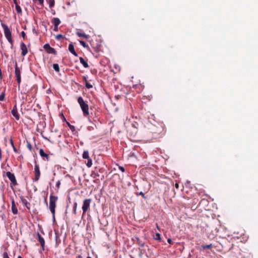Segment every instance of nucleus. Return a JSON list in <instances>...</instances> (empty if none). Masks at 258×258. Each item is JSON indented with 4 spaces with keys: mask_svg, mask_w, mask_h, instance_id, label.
I'll list each match as a JSON object with an SVG mask.
<instances>
[{
    "mask_svg": "<svg viewBox=\"0 0 258 258\" xmlns=\"http://www.w3.org/2000/svg\"><path fill=\"white\" fill-rule=\"evenodd\" d=\"M58 200L57 196H53V192H52L49 197V208L52 214L53 219H55V209L56 207V203Z\"/></svg>",
    "mask_w": 258,
    "mask_h": 258,
    "instance_id": "obj_1",
    "label": "nucleus"
},
{
    "mask_svg": "<svg viewBox=\"0 0 258 258\" xmlns=\"http://www.w3.org/2000/svg\"><path fill=\"white\" fill-rule=\"evenodd\" d=\"M77 101L83 111L84 116L86 117L89 116V112L88 105L84 101L83 98L81 96L78 98Z\"/></svg>",
    "mask_w": 258,
    "mask_h": 258,
    "instance_id": "obj_2",
    "label": "nucleus"
},
{
    "mask_svg": "<svg viewBox=\"0 0 258 258\" xmlns=\"http://www.w3.org/2000/svg\"><path fill=\"white\" fill-rule=\"evenodd\" d=\"M2 26L3 28L4 29V34H5V37H6L8 41L12 45L13 44V40L12 38V34H11V32L10 30L9 29L8 26L5 24H2Z\"/></svg>",
    "mask_w": 258,
    "mask_h": 258,
    "instance_id": "obj_3",
    "label": "nucleus"
},
{
    "mask_svg": "<svg viewBox=\"0 0 258 258\" xmlns=\"http://www.w3.org/2000/svg\"><path fill=\"white\" fill-rule=\"evenodd\" d=\"M91 202V199H85L83 201V204L82 206V210H83V215H85L87 211L89 209L90 204Z\"/></svg>",
    "mask_w": 258,
    "mask_h": 258,
    "instance_id": "obj_4",
    "label": "nucleus"
},
{
    "mask_svg": "<svg viewBox=\"0 0 258 258\" xmlns=\"http://www.w3.org/2000/svg\"><path fill=\"white\" fill-rule=\"evenodd\" d=\"M6 176L9 178V179L11 181V186H15L17 185V182L15 177L14 174L11 173L9 171H8L6 173Z\"/></svg>",
    "mask_w": 258,
    "mask_h": 258,
    "instance_id": "obj_5",
    "label": "nucleus"
},
{
    "mask_svg": "<svg viewBox=\"0 0 258 258\" xmlns=\"http://www.w3.org/2000/svg\"><path fill=\"white\" fill-rule=\"evenodd\" d=\"M151 132L153 134H160L163 131V127L161 125H152L150 128Z\"/></svg>",
    "mask_w": 258,
    "mask_h": 258,
    "instance_id": "obj_6",
    "label": "nucleus"
},
{
    "mask_svg": "<svg viewBox=\"0 0 258 258\" xmlns=\"http://www.w3.org/2000/svg\"><path fill=\"white\" fill-rule=\"evenodd\" d=\"M15 76L16 77L17 82L19 85L20 84L21 81V71L20 69L18 68L17 63H16L15 64Z\"/></svg>",
    "mask_w": 258,
    "mask_h": 258,
    "instance_id": "obj_7",
    "label": "nucleus"
},
{
    "mask_svg": "<svg viewBox=\"0 0 258 258\" xmlns=\"http://www.w3.org/2000/svg\"><path fill=\"white\" fill-rule=\"evenodd\" d=\"M34 178H33V181H37L40 176V171L39 170V165L37 164L35 165L34 166Z\"/></svg>",
    "mask_w": 258,
    "mask_h": 258,
    "instance_id": "obj_8",
    "label": "nucleus"
},
{
    "mask_svg": "<svg viewBox=\"0 0 258 258\" xmlns=\"http://www.w3.org/2000/svg\"><path fill=\"white\" fill-rule=\"evenodd\" d=\"M43 48L48 53L53 54L54 55L56 54L57 52L55 49L51 47L48 43L44 44L43 46Z\"/></svg>",
    "mask_w": 258,
    "mask_h": 258,
    "instance_id": "obj_9",
    "label": "nucleus"
},
{
    "mask_svg": "<svg viewBox=\"0 0 258 258\" xmlns=\"http://www.w3.org/2000/svg\"><path fill=\"white\" fill-rule=\"evenodd\" d=\"M11 113L13 115V116L15 118V119L18 120L20 119V115L17 110V105L15 104L11 110Z\"/></svg>",
    "mask_w": 258,
    "mask_h": 258,
    "instance_id": "obj_10",
    "label": "nucleus"
},
{
    "mask_svg": "<svg viewBox=\"0 0 258 258\" xmlns=\"http://www.w3.org/2000/svg\"><path fill=\"white\" fill-rule=\"evenodd\" d=\"M39 154L44 160L47 161L49 160L50 158L48 155L45 153L42 149H40Z\"/></svg>",
    "mask_w": 258,
    "mask_h": 258,
    "instance_id": "obj_11",
    "label": "nucleus"
},
{
    "mask_svg": "<svg viewBox=\"0 0 258 258\" xmlns=\"http://www.w3.org/2000/svg\"><path fill=\"white\" fill-rule=\"evenodd\" d=\"M37 236L38 238V240L40 242L42 250H44V245H45V241L44 238L41 236V235L37 233Z\"/></svg>",
    "mask_w": 258,
    "mask_h": 258,
    "instance_id": "obj_12",
    "label": "nucleus"
},
{
    "mask_svg": "<svg viewBox=\"0 0 258 258\" xmlns=\"http://www.w3.org/2000/svg\"><path fill=\"white\" fill-rule=\"evenodd\" d=\"M20 199L22 204L25 206L28 210L30 209V203H29L26 199L23 196L20 197Z\"/></svg>",
    "mask_w": 258,
    "mask_h": 258,
    "instance_id": "obj_13",
    "label": "nucleus"
},
{
    "mask_svg": "<svg viewBox=\"0 0 258 258\" xmlns=\"http://www.w3.org/2000/svg\"><path fill=\"white\" fill-rule=\"evenodd\" d=\"M21 49L22 50V55L25 56L28 52L27 48L26 45L24 42H21Z\"/></svg>",
    "mask_w": 258,
    "mask_h": 258,
    "instance_id": "obj_14",
    "label": "nucleus"
},
{
    "mask_svg": "<svg viewBox=\"0 0 258 258\" xmlns=\"http://www.w3.org/2000/svg\"><path fill=\"white\" fill-rule=\"evenodd\" d=\"M69 50L75 56H78V54L76 52L74 45L72 43H70L69 45Z\"/></svg>",
    "mask_w": 258,
    "mask_h": 258,
    "instance_id": "obj_15",
    "label": "nucleus"
},
{
    "mask_svg": "<svg viewBox=\"0 0 258 258\" xmlns=\"http://www.w3.org/2000/svg\"><path fill=\"white\" fill-rule=\"evenodd\" d=\"M52 23L53 24L54 26L58 27L60 23V20L57 18H53L52 20Z\"/></svg>",
    "mask_w": 258,
    "mask_h": 258,
    "instance_id": "obj_16",
    "label": "nucleus"
},
{
    "mask_svg": "<svg viewBox=\"0 0 258 258\" xmlns=\"http://www.w3.org/2000/svg\"><path fill=\"white\" fill-rule=\"evenodd\" d=\"M80 62L82 64V65L83 66V67L85 68H89V65L88 64V63L85 60V59L82 57H80Z\"/></svg>",
    "mask_w": 258,
    "mask_h": 258,
    "instance_id": "obj_17",
    "label": "nucleus"
},
{
    "mask_svg": "<svg viewBox=\"0 0 258 258\" xmlns=\"http://www.w3.org/2000/svg\"><path fill=\"white\" fill-rule=\"evenodd\" d=\"M132 127L134 129V132L135 133V135H136V133H137V129L138 128V123L134 122V123H132Z\"/></svg>",
    "mask_w": 258,
    "mask_h": 258,
    "instance_id": "obj_18",
    "label": "nucleus"
},
{
    "mask_svg": "<svg viewBox=\"0 0 258 258\" xmlns=\"http://www.w3.org/2000/svg\"><path fill=\"white\" fill-rule=\"evenodd\" d=\"M77 35L79 36V37H84L86 39H88L89 38V35H86V34L84 33H81V32H77L76 33Z\"/></svg>",
    "mask_w": 258,
    "mask_h": 258,
    "instance_id": "obj_19",
    "label": "nucleus"
},
{
    "mask_svg": "<svg viewBox=\"0 0 258 258\" xmlns=\"http://www.w3.org/2000/svg\"><path fill=\"white\" fill-rule=\"evenodd\" d=\"M99 174L98 173L97 171H96L95 170L92 171L91 176L93 178H97V177H99Z\"/></svg>",
    "mask_w": 258,
    "mask_h": 258,
    "instance_id": "obj_20",
    "label": "nucleus"
},
{
    "mask_svg": "<svg viewBox=\"0 0 258 258\" xmlns=\"http://www.w3.org/2000/svg\"><path fill=\"white\" fill-rule=\"evenodd\" d=\"M82 157L84 159H88L90 158L88 151H84L83 152Z\"/></svg>",
    "mask_w": 258,
    "mask_h": 258,
    "instance_id": "obj_21",
    "label": "nucleus"
},
{
    "mask_svg": "<svg viewBox=\"0 0 258 258\" xmlns=\"http://www.w3.org/2000/svg\"><path fill=\"white\" fill-rule=\"evenodd\" d=\"M12 211L15 215L18 213V210L16 206H12Z\"/></svg>",
    "mask_w": 258,
    "mask_h": 258,
    "instance_id": "obj_22",
    "label": "nucleus"
},
{
    "mask_svg": "<svg viewBox=\"0 0 258 258\" xmlns=\"http://www.w3.org/2000/svg\"><path fill=\"white\" fill-rule=\"evenodd\" d=\"M53 69L56 72H59V67L57 63H54L53 64Z\"/></svg>",
    "mask_w": 258,
    "mask_h": 258,
    "instance_id": "obj_23",
    "label": "nucleus"
},
{
    "mask_svg": "<svg viewBox=\"0 0 258 258\" xmlns=\"http://www.w3.org/2000/svg\"><path fill=\"white\" fill-rule=\"evenodd\" d=\"M87 159V162L86 163V165L88 167H91V166L92 165V159L90 158H89L88 159Z\"/></svg>",
    "mask_w": 258,
    "mask_h": 258,
    "instance_id": "obj_24",
    "label": "nucleus"
},
{
    "mask_svg": "<svg viewBox=\"0 0 258 258\" xmlns=\"http://www.w3.org/2000/svg\"><path fill=\"white\" fill-rule=\"evenodd\" d=\"M154 239L160 241L161 240L160 234L158 233H156L155 235H154Z\"/></svg>",
    "mask_w": 258,
    "mask_h": 258,
    "instance_id": "obj_25",
    "label": "nucleus"
},
{
    "mask_svg": "<svg viewBox=\"0 0 258 258\" xmlns=\"http://www.w3.org/2000/svg\"><path fill=\"white\" fill-rule=\"evenodd\" d=\"M49 6L50 8H52L54 6L55 1L54 0H49L48 1Z\"/></svg>",
    "mask_w": 258,
    "mask_h": 258,
    "instance_id": "obj_26",
    "label": "nucleus"
},
{
    "mask_svg": "<svg viewBox=\"0 0 258 258\" xmlns=\"http://www.w3.org/2000/svg\"><path fill=\"white\" fill-rule=\"evenodd\" d=\"M16 10L17 12L18 13L20 14L22 13V10L21 7L19 6V5H16L15 6Z\"/></svg>",
    "mask_w": 258,
    "mask_h": 258,
    "instance_id": "obj_27",
    "label": "nucleus"
},
{
    "mask_svg": "<svg viewBox=\"0 0 258 258\" xmlns=\"http://www.w3.org/2000/svg\"><path fill=\"white\" fill-rule=\"evenodd\" d=\"M79 42L84 48H89V46L84 41L80 40Z\"/></svg>",
    "mask_w": 258,
    "mask_h": 258,
    "instance_id": "obj_28",
    "label": "nucleus"
},
{
    "mask_svg": "<svg viewBox=\"0 0 258 258\" xmlns=\"http://www.w3.org/2000/svg\"><path fill=\"white\" fill-rule=\"evenodd\" d=\"M137 241L138 244H139L141 246L143 247L144 246V243H142L139 238L136 237Z\"/></svg>",
    "mask_w": 258,
    "mask_h": 258,
    "instance_id": "obj_29",
    "label": "nucleus"
},
{
    "mask_svg": "<svg viewBox=\"0 0 258 258\" xmlns=\"http://www.w3.org/2000/svg\"><path fill=\"white\" fill-rule=\"evenodd\" d=\"M3 258H10L7 251H5L3 254Z\"/></svg>",
    "mask_w": 258,
    "mask_h": 258,
    "instance_id": "obj_30",
    "label": "nucleus"
},
{
    "mask_svg": "<svg viewBox=\"0 0 258 258\" xmlns=\"http://www.w3.org/2000/svg\"><path fill=\"white\" fill-rule=\"evenodd\" d=\"M27 147L30 151H32V146H31V144L30 143V142H29L28 141L27 142Z\"/></svg>",
    "mask_w": 258,
    "mask_h": 258,
    "instance_id": "obj_31",
    "label": "nucleus"
},
{
    "mask_svg": "<svg viewBox=\"0 0 258 258\" xmlns=\"http://www.w3.org/2000/svg\"><path fill=\"white\" fill-rule=\"evenodd\" d=\"M5 92H2L1 93V94L0 95V101H4V98H5Z\"/></svg>",
    "mask_w": 258,
    "mask_h": 258,
    "instance_id": "obj_32",
    "label": "nucleus"
},
{
    "mask_svg": "<svg viewBox=\"0 0 258 258\" xmlns=\"http://www.w3.org/2000/svg\"><path fill=\"white\" fill-rule=\"evenodd\" d=\"M85 86L88 89H90L93 87V86L87 82H86Z\"/></svg>",
    "mask_w": 258,
    "mask_h": 258,
    "instance_id": "obj_33",
    "label": "nucleus"
},
{
    "mask_svg": "<svg viewBox=\"0 0 258 258\" xmlns=\"http://www.w3.org/2000/svg\"><path fill=\"white\" fill-rule=\"evenodd\" d=\"M62 38H63V35L61 34H58L55 36V39L57 40H60Z\"/></svg>",
    "mask_w": 258,
    "mask_h": 258,
    "instance_id": "obj_34",
    "label": "nucleus"
},
{
    "mask_svg": "<svg viewBox=\"0 0 258 258\" xmlns=\"http://www.w3.org/2000/svg\"><path fill=\"white\" fill-rule=\"evenodd\" d=\"M11 144H12V146L13 147V150L14 151V152L15 153H18V150L16 148V147H15L14 145V143H13V142L12 140H11Z\"/></svg>",
    "mask_w": 258,
    "mask_h": 258,
    "instance_id": "obj_35",
    "label": "nucleus"
},
{
    "mask_svg": "<svg viewBox=\"0 0 258 258\" xmlns=\"http://www.w3.org/2000/svg\"><path fill=\"white\" fill-rule=\"evenodd\" d=\"M137 195H141L144 199H147L146 197L145 196V194L142 191H141L139 194H137Z\"/></svg>",
    "mask_w": 258,
    "mask_h": 258,
    "instance_id": "obj_36",
    "label": "nucleus"
},
{
    "mask_svg": "<svg viewBox=\"0 0 258 258\" xmlns=\"http://www.w3.org/2000/svg\"><path fill=\"white\" fill-rule=\"evenodd\" d=\"M211 244L203 245V247L204 249H210L211 247Z\"/></svg>",
    "mask_w": 258,
    "mask_h": 258,
    "instance_id": "obj_37",
    "label": "nucleus"
},
{
    "mask_svg": "<svg viewBox=\"0 0 258 258\" xmlns=\"http://www.w3.org/2000/svg\"><path fill=\"white\" fill-rule=\"evenodd\" d=\"M69 128H70V130L72 131V132H74L76 131V128L73 125H71Z\"/></svg>",
    "mask_w": 258,
    "mask_h": 258,
    "instance_id": "obj_38",
    "label": "nucleus"
},
{
    "mask_svg": "<svg viewBox=\"0 0 258 258\" xmlns=\"http://www.w3.org/2000/svg\"><path fill=\"white\" fill-rule=\"evenodd\" d=\"M60 185V181L59 180H58L56 183V187L58 189L59 188Z\"/></svg>",
    "mask_w": 258,
    "mask_h": 258,
    "instance_id": "obj_39",
    "label": "nucleus"
},
{
    "mask_svg": "<svg viewBox=\"0 0 258 258\" xmlns=\"http://www.w3.org/2000/svg\"><path fill=\"white\" fill-rule=\"evenodd\" d=\"M33 1H37V0H33ZM37 1L39 2V4L41 6L43 5L44 3V0H37Z\"/></svg>",
    "mask_w": 258,
    "mask_h": 258,
    "instance_id": "obj_40",
    "label": "nucleus"
},
{
    "mask_svg": "<svg viewBox=\"0 0 258 258\" xmlns=\"http://www.w3.org/2000/svg\"><path fill=\"white\" fill-rule=\"evenodd\" d=\"M119 169L121 170L122 172H124L125 169L122 166H119Z\"/></svg>",
    "mask_w": 258,
    "mask_h": 258,
    "instance_id": "obj_41",
    "label": "nucleus"
},
{
    "mask_svg": "<svg viewBox=\"0 0 258 258\" xmlns=\"http://www.w3.org/2000/svg\"><path fill=\"white\" fill-rule=\"evenodd\" d=\"M21 36L23 37L24 39H25L26 34L24 32V31H22L21 33Z\"/></svg>",
    "mask_w": 258,
    "mask_h": 258,
    "instance_id": "obj_42",
    "label": "nucleus"
},
{
    "mask_svg": "<svg viewBox=\"0 0 258 258\" xmlns=\"http://www.w3.org/2000/svg\"><path fill=\"white\" fill-rule=\"evenodd\" d=\"M168 242L170 244H173V242H172V240L170 238H168L167 239Z\"/></svg>",
    "mask_w": 258,
    "mask_h": 258,
    "instance_id": "obj_43",
    "label": "nucleus"
},
{
    "mask_svg": "<svg viewBox=\"0 0 258 258\" xmlns=\"http://www.w3.org/2000/svg\"><path fill=\"white\" fill-rule=\"evenodd\" d=\"M77 203L76 202V203H74L73 209H77Z\"/></svg>",
    "mask_w": 258,
    "mask_h": 258,
    "instance_id": "obj_44",
    "label": "nucleus"
},
{
    "mask_svg": "<svg viewBox=\"0 0 258 258\" xmlns=\"http://www.w3.org/2000/svg\"><path fill=\"white\" fill-rule=\"evenodd\" d=\"M175 186L176 188L178 189L179 188V184L178 183H176L175 184Z\"/></svg>",
    "mask_w": 258,
    "mask_h": 258,
    "instance_id": "obj_45",
    "label": "nucleus"
},
{
    "mask_svg": "<svg viewBox=\"0 0 258 258\" xmlns=\"http://www.w3.org/2000/svg\"><path fill=\"white\" fill-rule=\"evenodd\" d=\"M12 206H16L14 200L13 199L12 201Z\"/></svg>",
    "mask_w": 258,
    "mask_h": 258,
    "instance_id": "obj_46",
    "label": "nucleus"
},
{
    "mask_svg": "<svg viewBox=\"0 0 258 258\" xmlns=\"http://www.w3.org/2000/svg\"><path fill=\"white\" fill-rule=\"evenodd\" d=\"M3 78L2 70L0 69V79L1 80Z\"/></svg>",
    "mask_w": 258,
    "mask_h": 258,
    "instance_id": "obj_47",
    "label": "nucleus"
},
{
    "mask_svg": "<svg viewBox=\"0 0 258 258\" xmlns=\"http://www.w3.org/2000/svg\"><path fill=\"white\" fill-rule=\"evenodd\" d=\"M13 2H14V3L15 4V6H16V5H18L17 3V0H13Z\"/></svg>",
    "mask_w": 258,
    "mask_h": 258,
    "instance_id": "obj_48",
    "label": "nucleus"
},
{
    "mask_svg": "<svg viewBox=\"0 0 258 258\" xmlns=\"http://www.w3.org/2000/svg\"><path fill=\"white\" fill-rule=\"evenodd\" d=\"M54 31H57L58 30V27H55L54 26Z\"/></svg>",
    "mask_w": 258,
    "mask_h": 258,
    "instance_id": "obj_49",
    "label": "nucleus"
},
{
    "mask_svg": "<svg viewBox=\"0 0 258 258\" xmlns=\"http://www.w3.org/2000/svg\"><path fill=\"white\" fill-rule=\"evenodd\" d=\"M73 210H74V214L75 215H76V214H77V209H73Z\"/></svg>",
    "mask_w": 258,
    "mask_h": 258,
    "instance_id": "obj_50",
    "label": "nucleus"
},
{
    "mask_svg": "<svg viewBox=\"0 0 258 258\" xmlns=\"http://www.w3.org/2000/svg\"><path fill=\"white\" fill-rule=\"evenodd\" d=\"M76 258H82V256L81 255H78Z\"/></svg>",
    "mask_w": 258,
    "mask_h": 258,
    "instance_id": "obj_51",
    "label": "nucleus"
},
{
    "mask_svg": "<svg viewBox=\"0 0 258 258\" xmlns=\"http://www.w3.org/2000/svg\"><path fill=\"white\" fill-rule=\"evenodd\" d=\"M67 123L69 127H70L71 125V124L69 122H67Z\"/></svg>",
    "mask_w": 258,
    "mask_h": 258,
    "instance_id": "obj_52",
    "label": "nucleus"
},
{
    "mask_svg": "<svg viewBox=\"0 0 258 258\" xmlns=\"http://www.w3.org/2000/svg\"><path fill=\"white\" fill-rule=\"evenodd\" d=\"M83 78H84V79L85 80V81H86V82H87V80H86V77H85V76H84Z\"/></svg>",
    "mask_w": 258,
    "mask_h": 258,
    "instance_id": "obj_53",
    "label": "nucleus"
},
{
    "mask_svg": "<svg viewBox=\"0 0 258 258\" xmlns=\"http://www.w3.org/2000/svg\"><path fill=\"white\" fill-rule=\"evenodd\" d=\"M44 203H46V205H47V202L46 199L45 200Z\"/></svg>",
    "mask_w": 258,
    "mask_h": 258,
    "instance_id": "obj_54",
    "label": "nucleus"
},
{
    "mask_svg": "<svg viewBox=\"0 0 258 258\" xmlns=\"http://www.w3.org/2000/svg\"><path fill=\"white\" fill-rule=\"evenodd\" d=\"M17 258H23L21 255H19Z\"/></svg>",
    "mask_w": 258,
    "mask_h": 258,
    "instance_id": "obj_55",
    "label": "nucleus"
},
{
    "mask_svg": "<svg viewBox=\"0 0 258 258\" xmlns=\"http://www.w3.org/2000/svg\"><path fill=\"white\" fill-rule=\"evenodd\" d=\"M43 138H44V139H45V140H48V139H47V138H46V137H43Z\"/></svg>",
    "mask_w": 258,
    "mask_h": 258,
    "instance_id": "obj_56",
    "label": "nucleus"
},
{
    "mask_svg": "<svg viewBox=\"0 0 258 258\" xmlns=\"http://www.w3.org/2000/svg\"><path fill=\"white\" fill-rule=\"evenodd\" d=\"M99 172H102V171H101V169H99Z\"/></svg>",
    "mask_w": 258,
    "mask_h": 258,
    "instance_id": "obj_57",
    "label": "nucleus"
},
{
    "mask_svg": "<svg viewBox=\"0 0 258 258\" xmlns=\"http://www.w3.org/2000/svg\"><path fill=\"white\" fill-rule=\"evenodd\" d=\"M87 258H91V257L90 256L88 255Z\"/></svg>",
    "mask_w": 258,
    "mask_h": 258,
    "instance_id": "obj_58",
    "label": "nucleus"
},
{
    "mask_svg": "<svg viewBox=\"0 0 258 258\" xmlns=\"http://www.w3.org/2000/svg\"><path fill=\"white\" fill-rule=\"evenodd\" d=\"M63 117L64 120H66V118L64 116H63Z\"/></svg>",
    "mask_w": 258,
    "mask_h": 258,
    "instance_id": "obj_59",
    "label": "nucleus"
}]
</instances>
